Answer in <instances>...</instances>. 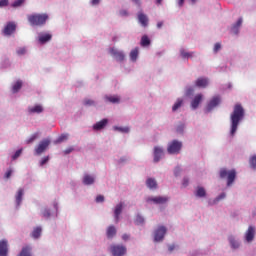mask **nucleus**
Here are the masks:
<instances>
[{
    "label": "nucleus",
    "mask_w": 256,
    "mask_h": 256,
    "mask_svg": "<svg viewBox=\"0 0 256 256\" xmlns=\"http://www.w3.org/2000/svg\"><path fill=\"white\" fill-rule=\"evenodd\" d=\"M245 118V109L241 104H236L234 106L233 112L230 115V122H231V128H230V135L231 137L235 136V133H237V128L239 127V123L243 121Z\"/></svg>",
    "instance_id": "obj_1"
},
{
    "label": "nucleus",
    "mask_w": 256,
    "mask_h": 256,
    "mask_svg": "<svg viewBox=\"0 0 256 256\" xmlns=\"http://www.w3.org/2000/svg\"><path fill=\"white\" fill-rule=\"evenodd\" d=\"M49 15L47 14H32L28 16V21L32 27H41L47 23Z\"/></svg>",
    "instance_id": "obj_2"
},
{
    "label": "nucleus",
    "mask_w": 256,
    "mask_h": 256,
    "mask_svg": "<svg viewBox=\"0 0 256 256\" xmlns=\"http://www.w3.org/2000/svg\"><path fill=\"white\" fill-rule=\"evenodd\" d=\"M221 179H227V186L233 185L235 177H237V172L235 170H227L225 168L220 170Z\"/></svg>",
    "instance_id": "obj_3"
},
{
    "label": "nucleus",
    "mask_w": 256,
    "mask_h": 256,
    "mask_svg": "<svg viewBox=\"0 0 256 256\" xmlns=\"http://www.w3.org/2000/svg\"><path fill=\"white\" fill-rule=\"evenodd\" d=\"M181 149H183V142L179 140H173L168 144L167 151L170 155H177L181 153Z\"/></svg>",
    "instance_id": "obj_4"
},
{
    "label": "nucleus",
    "mask_w": 256,
    "mask_h": 256,
    "mask_svg": "<svg viewBox=\"0 0 256 256\" xmlns=\"http://www.w3.org/2000/svg\"><path fill=\"white\" fill-rule=\"evenodd\" d=\"M167 234V227L158 226V228L154 231V241L159 243L165 239V235Z\"/></svg>",
    "instance_id": "obj_5"
},
{
    "label": "nucleus",
    "mask_w": 256,
    "mask_h": 256,
    "mask_svg": "<svg viewBox=\"0 0 256 256\" xmlns=\"http://www.w3.org/2000/svg\"><path fill=\"white\" fill-rule=\"evenodd\" d=\"M51 145V140L49 139H44L42 140L38 146L35 148V153L36 155H41V153H44L47 147Z\"/></svg>",
    "instance_id": "obj_6"
},
{
    "label": "nucleus",
    "mask_w": 256,
    "mask_h": 256,
    "mask_svg": "<svg viewBox=\"0 0 256 256\" xmlns=\"http://www.w3.org/2000/svg\"><path fill=\"white\" fill-rule=\"evenodd\" d=\"M111 253L114 256H123L127 253V248L123 245H114L111 246Z\"/></svg>",
    "instance_id": "obj_7"
},
{
    "label": "nucleus",
    "mask_w": 256,
    "mask_h": 256,
    "mask_svg": "<svg viewBox=\"0 0 256 256\" xmlns=\"http://www.w3.org/2000/svg\"><path fill=\"white\" fill-rule=\"evenodd\" d=\"M219 103H221V98L219 96L213 97L207 104L206 110L212 111L215 109V107H217V105H219Z\"/></svg>",
    "instance_id": "obj_8"
},
{
    "label": "nucleus",
    "mask_w": 256,
    "mask_h": 256,
    "mask_svg": "<svg viewBox=\"0 0 256 256\" xmlns=\"http://www.w3.org/2000/svg\"><path fill=\"white\" fill-rule=\"evenodd\" d=\"M9 253V244L6 239L0 241V256H7Z\"/></svg>",
    "instance_id": "obj_9"
},
{
    "label": "nucleus",
    "mask_w": 256,
    "mask_h": 256,
    "mask_svg": "<svg viewBox=\"0 0 256 256\" xmlns=\"http://www.w3.org/2000/svg\"><path fill=\"white\" fill-rule=\"evenodd\" d=\"M17 29V25H15L14 22H9L4 30H3V33L4 35H13V33H15V30Z\"/></svg>",
    "instance_id": "obj_10"
},
{
    "label": "nucleus",
    "mask_w": 256,
    "mask_h": 256,
    "mask_svg": "<svg viewBox=\"0 0 256 256\" xmlns=\"http://www.w3.org/2000/svg\"><path fill=\"white\" fill-rule=\"evenodd\" d=\"M245 239L248 243H251L255 239V227L249 226L248 230L245 233Z\"/></svg>",
    "instance_id": "obj_11"
},
{
    "label": "nucleus",
    "mask_w": 256,
    "mask_h": 256,
    "mask_svg": "<svg viewBox=\"0 0 256 256\" xmlns=\"http://www.w3.org/2000/svg\"><path fill=\"white\" fill-rule=\"evenodd\" d=\"M163 157V148L156 146L154 147V163H159Z\"/></svg>",
    "instance_id": "obj_12"
},
{
    "label": "nucleus",
    "mask_w": 256,
    "mask_h": 256,
    "mask_svg": "<svg viewBox=\"0 0 256 256\" xmlns=\"http://www.w3.org/2000/svg\"><path fill=\"white\" fill-rule=\"evenodd\" d=\"M51 39H53V35H51L50 33H40L38 36L39 43H41L42 45L51 41Z\"/></svg>",
    "instance_id": "obj_13"
},
{
    "label": "nucleus",
    "mask_w": 256,
    "mask_h": 256,
    "mask_svg": "<svg viewBox=\"0 0 256 256\" xmlns=\"http://www.w3.org/2000/svg\"><path fill=\"white\" fill-rule=\"evenodd\" d=\"M111 55L115 57L116 61H125V54L122 51L111 49Z\"/></svg>",
    "instance_id": "obj_14"
},
{
    "label": "nucleus",
    "mask_w": 256,
    "mask_h": 256,
    "mask_svg": "<svg viewBox=\"0 0 256 256\" xmlns=\"http://www.w3.org/2000/svg\"><path fill=\"white\" fill-rule=\"evenodd\" d=\"M138 21L142 27H147V25H149V18L143 12L138 13Z\"/></svg>",
    "instance_id": "obj_15"
},
{
    "label": "nucleus",
    "mask_w": 256,
    "mask_h": 256,
    "mask_svg": "<svg viewBox=\"0 0 256 256\" xmlns=\"http://www.w3.org/2000/svg\"><path fill=\"white\" fill-rule=\"evenodd\" d=\"M203 101V94H197L191 102L192 109H197L200 103Z\"/></svg>",
    "instance_id": "obj_16"
},
{
    "label": "nucleus",
    "mask_w": 256,
    "mask_h": 256,
    "mask_svg": "<svg viewBox=\"0 0 256 256\" xmlns=\"http://www.w3.org/2000/svg\"><path fill=\"white\" fill-rule=\"evenodd\" d=\"M149 201H153V203H156V205H163V203H167V201H169V198L156 196L154 198H150Z\"/></svg>",
    "instance_id": "obj_17"
},
{
    "label": "nucleus",
    "mask_w": 256,
    "mask_h": 256,
    "mask_svg": "<svg viewBox=\"0 0 256 256\" xmlns=\"http://www.w3.org/2000/svg\"><path fill=\"white\" fill-rule=\"evenodd\" d=\"M196 87H202L205 89L209 85V80L207 78H198L195 82Z\"/></svg>",
    "instance_id": "obj_18"
},
{
    "label": "nucleus",
    "mask_w": 256,
    "mask_h": 256,
    "mask_svg": "<svg viewBox=\"0 0 256 256\" xmlns=\"http://www.w3.org/2000/svg\"><path fill=\"white\" fill-rule=\"evenodd\" d=\"M243 25V18H239L237 22L232 26L231 31L234 33V35H237L239 33V27Z\"/></svg>",
    "instance_id": "obj_19"
},
{
    "label": "nucleus",
    "mask_w": 256,
    "mask_h": 256,
    "mask_svg": "<svg viewBox=\"0 0 256 256\" xmlns=\"http://www.w3.org/2000/svg\"><path fill=\"white\" fill-rule=\"evenodd\" d=\"M82 182L84 185H93V183H95V177H93L89 174H85Z\"/></svg>",
    "instance_id": "obj_20"
},
{
    "label": "nucleus",
    "mask_w": 256,
    "mask_h": 256,
    "mask_svg": "<svg viewBox=\"0 0 256 256\" xmlns=\"http://www.w3.org/2000/svg\"><path fill=\"white\" fill-rule=\"evenodd\" d=\"M107 123H108V120L103 119V120L97 122L96 124H94L93 129L95 131H101V129H103L107 125Z\"/></svg>",
    "instance_id": "obj_21"
},
{
    "label": "nucleus",
    "mask_w": 256,
    "mask_h": 256,
    "mask_svg": "<svg viewBox=\"0 0 256 256\" xmlns=\"http://www.w3.org/2000/svg\"><path fill=\"white\" fill-rule=\"evenodd\" d=\"M122 211H123V203H119L114 210L116 223H119V215H121Z\"/></svg>",
    "instance_id": "obj_22"
},
{
    "label": "nucleus",
    "mask_w": 256,
    "mask_h": 256,
    "mask_svg": "<svg viewBox=\"0 0 256 256\" xmlns=\"http://www.w3.org/2000/svg\"><path fill=\"white\" fill-rule=\"evenodd\" d=\"M108 239H113L114 235H117V229L115 226H109L106 231Z\"/></svg>",
    "instance_id": "obj_23"
},
{
    "label": "nucleus",
    "mask_w": 256,
    "mask_h": 256,
    "mask_svg": "<svg viewBox=\"0 0 256 256\" xmlns=\"http://www.w3.org/2000/svg\"><path fill=\"white\" fill-rule=\"evenodd\" d=\"M146 185L149 189H157V181H155L153 178H148Z\"/></svg>",
    "instance_id": "obj_24"
},
{
    "label": "nucleus",
    "mask_w": 256,
    "mask_h": 256,
    "mask_svg": "<svg viewBox=\"0 0 256 256\" xmlns=\"http://www.w3.org/2000/svg\"><path fill=\"white\" fill-rule=\"evenodd\" d=\"M139 57V48H134L130 52V59L131 61L135 62L137 61V58Z\"/></svg>",
    "instance_id": "obj_25"
},
{
    "label": "nucleus",
    "mask_w": 256,
    "mask_h": 256,
    "mask_svg": "<svg viewBox=\"0 0 256 256\" xmlns=\"http://www.w3.org/2000/svg\"><path fill=\"white\" fill-rule=\"evenodd\" d=\"M140 45L142 47H149V45H151V40L147 35L142 36Z\"/></svg>",
    "instance_id": "obj_26"
},
{
    "label": "nucleus",
    "mask_w": 256,
    "mask_h": 256,
    "mask_svg": "<svg viewBox=\"0 0 256 256\" xmlns=\"http://www.w3.org/2000/svg\"><path fill=\"white\" fill-rule=\"evenodd\" d=\"M29 113H43V106L36 105L34 107L28 108Z\"/></svg>",
    "instance_id": "obj_27"
},
{
    "label": "nucleus",
    "mask_w": 256,
    "mask_h": 256,
    "mask_svg": "<svg viewBox=\"0 0 256 256\" xmlns=\"http://www.w3.org/2000/svg\"><path fill=\"white\" fill-rule=\"evenodd\" d=\"M23 188H20L16 194V203L17 205H21V201H23Z\"/></svg>",
    "instance_id": "obj_28"
},
{
    "label": "nucleus",
    "mask_w": 256,
    "mask_h": 256,
    "mask_svg": "<svg viewBox=\"0 0 256 256\" xmlns=\"http://www.w3.org/2000/svg\"><path fill=\"white\" fill-rule=\"evenodd\" d=\"M19 256H31V247L26 246V247L22 248Z\"/></svg>",
    "instance_id": "obj_29"
},
{
    "label": "nucleus",
    "mask_w": 256,
    "mask_h": 256,
    "mask_svg": "<svg viewBox=\"0 0 256 256\" xmlns=\"http://www.w3.org/2000/svg\"><path fill=\"white\" fill-rule=\"evenodd\" d=\"M207 195V192L205 191V188L198 187L196 190V197H205Z\"/></svg>",
    "instance_id": "obj_30"
},
{
    "label": "nucleus",
    "mask_w": 256,
    "mask_h": 256,
    "mask_svg": "<svg viewBox=\"0 0 256 256\" xmlns=\"http://www.w3.org/2000/svg\"><path fill=\"white\" fill-rule=\"evenodd\" d=\"M23 87V82L21 81H17L13 87H12V91L13 93H18V91Z\"/></svg>",
    "instance_id": "obj_31"
},
{
    "label": "nucleus",
    "mask_w": 256,
    "mask_h": 256,
    "mask_svg": "<svg viewBox=\"0 0 256 256\" xmlns=\"http://www.w3.org/2000/svg\"><path fill=\"white\" fill-rule=\"evenodd\" d=\"M41 231H42L41 227H36V228L33 230V232H32V237H33L34 239H39V237H41Z\"/></svg>",
    "instance_id": "obj_32"
},
{
    "label": "nucleus",
    "mask_w": 256,
    "mask_h": 256,
    "mask_svg": "<svg viewBox=\"0 0 256 256\" xmlns=\"http://www.w3.org/2000/svg\"><path fill=\"white\" fill-rule=\"evenodd\" d=\"M230 241V245L233 249H239V242H237V240H235V238H233V236H231L229 238Z\"/></svg>",
    "instance_id": "obj_33"
},
{
    "label": "nucleus",
    "mask_w": 256,
    "mask_h": 256,
    "mask_svg": "<svg viewBox=\"0 0 256 256\" xmlns=\"http://www.w3.org/2000/svg\"><path fill=\"white\" fill-rule=\"evenodd\" d=\"M180 55L183 59H189L193 57V53L186 52L184 49L180 50Z\"/></svg>",
    "instance_id": "obj_34"
},
{
    "label": "nucleus",
    "mask_w": 256,
    "mask_h": 256,
    "mask_svg": "<svg viewBox=\"0 0 256 256\" xmlns=\"http://www.w3.org/2000/svg\"><path fill=\"white\" fill-rule=\"evenodd\" d=\"M106 100H108L109 103H119L121 101L118 96H107Z\"/></svg>",
    "instance_id": "obj_35"
},
{
    "label": "nucleus",
    "mask_w": 256,
    "mask_h": 256,
    "mask_svg": "<svg viewBox=\"0 0 256 256\" xmlns=\"http://www.w3.org/2000/svg\"><path fill=\"white\" fill-rule=\"evenodd\" d=\"M183 105V99H178L172 107V111H177Z\"/></svg>",
    "instance_id": "obj_36"
},
{
    "label": "nucleus",
    "mask_w": 256,
    "mask_h": 256,
    "mask_svg": "<svg viewBox=\"0 0 256 256\" xmlns=\"http://www.w3.org/2000/svg\"><path fill=\"white\" fill-rule=\"evenodd\" d=\"M135 223L136 225H142V223H145V219L141 215H137Z\"/></svg>",
    "instance_id": "obj_37"
},
{
    "label": "nucleus",
    "mask_w": 256,
    "mask_h": 256,
    "mask_svg": "<svg viewBox=\"0 0 256 256\" xmlns=\"http://www.w3.org/2000/svg\"><path fill=\"white\" fill-rule=\"evenodd\" d=\"M67 139H69V135L63 134L58 138L57 143H63V141H67Z\"/></svg>",
    "instance_id": "obj_38"
},
{
    "label": "nucleus",
    "mask_w": 256,
    "mask_h": 256,
    "mask_svg": "<svg viewBox=\"0 0 256 256\" xmlns=\"http://www.w3.org/2000/svg\"><path fill=\"white\" fill-rule=\"evenodd\" d=\"M42 215L43 217H45L46 219H49L51 217V211H49V209H44L42 211Z\"/></svg>",
    "instance_id": "obj_39"
},
{
    "label": "nucleus",
    "mask_w": 256,
    "mask_h": 256,
    "mask_svg": "<svg viewBox=\"0 0 256 256\" xmlns=\"http://www.w3.org/2000/svg\"><path fill=\"white\" fill-rule=\"evenodd\" d=\"M25 3V0H16L13 4L12 7H21Z\"/></svg>",
    "instance_id": "obj_40"
},
{
    "label": "nucleus",
    "mask_w": 256,
    "mask_h": 256,
    "mask_svg": "<svg viewBox=\"0 0 256 256\" xmlns=\"http://www.w3.org/2000/svg\"><path fill=\"white\" fill-rule=\"evenodd\" d=\"M21 153H23L22 149L17 150L15 154L12 156L13 161H15V159H17L18 157H21Z\"/></svg>",
    "instance_id": "obj_41"
},
{
    "label": "nucleus",
    "mask_w": 256,
    "mask_h": 256,
    "mask_svg": "<svg viewBox=\"0 0 256 256\" xmlns=\"http://www.w3.org/2000/svg\"><path fill=\"white\" fill-rule=\"evenodd\" d=\"M250 165H251V168H252V169H256V156H253V157L250 159Z\"/></svg>",
    "instance_id": "obj_42"
},
{
    "label": "nucleus",
    "mask_w": 256,
    "mask_h": 256,
    "mask_svg": "<svg viewBox=\"0 0 256 256\" xmlns=\"http://www.w3.org/2000/svg\"><path fill=\"white\" fill-rule=\"evenodd\" d=\"M117 131H121V133H129V127H116Z\"/></svg>",
    "instance_id": "obj_43"
},
{
    "label": "nucleus",
    "mask_w": 256,
    "mask_h": 256,
    "mask_svg": "<svg viewBox=\"0 0 256 256\" xmlns=\"http://www.w3.org/2000/svg\"><path fill=\"white\" fill-rule=\"evenodd\" d=\"M214 53H218L219 51H221V43H216L214 45V49H213Z\"/></svg>",
    "instance_id": "obj_44"
},
{
    "label": "nucleus",
    "mask_w": 256,
    "mask_h": 256,
    "mask_svg": "<svg viewBox=\"0 0 256 256\" xmlns=\"http://www.w3.org/2000/svg\"><path fill=\"white\" fill-rule=\"evenodd\" d=\"M38 134H34L32 135L27 141L26 143L29 145V143H33V141H35V139H37Z\"/></svg>",
    "instance_id": "obj_45"
},
{
    "label": "nucleus",
    "mask_w": 256,
    "mask_h": 256,
    "mask_svg": "<svg viewBox=\"0 0 256 256\" xmlns=\"http://www.w3.org/2000/svg\"><path fill=\"white\" fill-rule=\"evenodd\" d=\"M105 201V197L103 195H98L96 197V203H103Z\"/></svg>",
    "instance_id": "obj_46"
},
{
    "label": "nucleus",
    "mask_w": 256,
    "mask_h": 256,
    "mask_svg": "<svg viewBox=\"0 0 256 256\" xmlns=\"http://www.w3.org/2000/svg\"><path fill=\"white\" fill-rule=\"evenodd\" d=\"M84 105H88V106L95 105V101L91 99H86L84 100Z\"/></svg>",
    "instance_id": "obj_47"
},
{
    "label": "nucleus",
    "mask_w": 256,
    "mask_h": 256,
    "mask_svg": "<svg viewBox=\"0 0 256 256\" xmlns=\"http://www.w3.org/2000/svg\"><path fill=\"white\" fill-rule=\"evenodd\" d=\"M9 5V0H0V7H7Z\"/></svg>",
    "instance_id": "obj_48"
},
{
    "label": "nucleus",
    "mask_w": 256,
    "mask_h": 256,
    "mask_svg": "<svg viewBox=\"0 0 256 256\" xmlns=\"http://www.w3.org/2000/svg\"><path fill=\"white\" fill-rule=\"evenodd\" d=\"M225 197H227V194H225V192L221 193L217 198L216 201H221L223 199H225Z\"/></svg>",
    "instance_id": "obj_49"
},
{
    "label": "nucleus",
    "mask_w": 256,
    "mask_h": 256,
    "mask_svg": "<svg viewBox=\"0 0 256 256\" xmlns=\"http://www.w3.org/2000/svg\"><path fill=\"white\" fill-rule=\"evenodd\" d=\"M48 161H49V156L44 157L40 162L41 167H43V165H45V163H47Z\"/></svg>",
    "instance_id": "obj_50"
},
{
    "label": "nucleus",
    "mask_w": 256,
    "mask_h": 256,
    "mask_svg": "<svg viewBox=\"0 0 256 256\" xmlns=\"http://www.w3.org/2000/svg\"><path fill=\"white\" fill-rule=\"evenodd\" d=\"M26 51H27V50H25V48H19V49L17 50V54H18V55H25Z\"/></svg>",
    "instance_id": "obj_51"
},
{
    "label": "nucleus",
    "mask_w": 256,
    "mask_h": 256,
    "mask_svg": "<svg viewBox=\"0 0 256 256\" xmlns=\"http://www.w3.org/2000/svg\"><path fill=\"white\" fill-rule=\"evenodd\" d=\"M179 173H181V168L180 167H176L174 170V174L176 177H178Z\"/></svg>",
    "instance_id": "obj_52"
},
{
    "label": "nucleus",
    "mask_w": 256,
    "mask_h": 256,
    "mask_svg": "<svg viewBox=\"0 0 256 256\" xmlns=\"http://www.w3.org/2000/svg\"><path fill=\"white\" fill-rule=\"evenodd\" d=\"M120 15H121L122 17H127V15H129V12H127V10H121V11H120Z\"/></svg>",
    "instance_id": "obj_53"
},
{
    "label": "nucleus",
    "mask_w": 256,
    "mask_h": 256,
    "mask_svg": "<svg viewBox=\"0 0 256 256\" xmlns=\"http://www.w3.org/2000/svg\"><path fill=\"white\" fill-rule=\"evenodd\" d=\"M72 151H73V147L67 148L66 150H64V154L69 155V153H72Z\"/></svg>",
    "instance_id": "obj_54"
},
{
    "label": "nucleus",
    "mask_w": 256,
    "mask_h": 256,
    "mask_svg": "<svg viewBox=\"0 0 256 256\" xmlns=\"http://www.w3.org/2000/svg\"><path fill=\"white\" fill-rule=\"evenodd\" d=\"M182 185H183V187H187V185H189V179L184 178Z\"/></svg>",
    "instance_id": "obj_55"
},
{
    "label": "nucleus",
    "mask_w": 256,
    "mask_h": 256,
    "mask_svg": "<svg viewBox=\"0 0 256 256\" xmlns=\"http://www.w3.org/2000/svg\"><path fill=\"white\" fill-rule=\"evenodd\" d=\"M13 173V171L12 170H8L7 172H6V174H5V178L6 179H9V177H11V174Z\"/></svg>",
    "instance_id": "obj_56"
},
{
    "label": "nucleus",
    "mask_w": 256,
    "mask_h": 256,
    "mask_svg": "<svg viewBox=\"0 0 256 256\" xmlns=\"http://www.w3.org/2000/svg\"><path fill=\"white\" fill-rule=\"evenodd\" d=\"M168 250L171 252L175 251V244H172L168 247Z\"/></svg>",
    "instance_id": "obj_57"
},
{
    "label": "nucleus",
    "mask_w": 256,
    "mask_h": 256,
    "mask_svg": "<svg viewBox=\"0 0 256 256\" xmlns=\"http://www.w3.org/2000/svg\"><path fill=\"white\" fill-rule=\"evenodd\" d=\"M135 5H138V7H141V0H132Z\"/></svg>",
    "instance_id": "obj_58"
},
{
    "label": "nucleus",
    "mask_w": 256,
    "mask_h": 256,
    "mask_svg": "<svg viewBox=\"0 0 256 256\" xmlns=\"http://www.w3.org/2000/svg\"><path fill=\"white\" fill-rule=\"evenodd\" d=\"M122 239H123V241L129 240V235L123 234Z\"/></svg>",
    "instance_id": "obj_59"
},
{
    "label": "nucleus",
    "mask_w": 256,
    "mask_h": 256,
    "mask_svg": "<svg viewBox=\"0 0 256 256\" xmlns=\"http://www.w3.org/2000/svg\"><path fill=\"white\" fill-rule=\"evenodd\" d=\"M185 0H178V6L181 7L182 5H184Z\"/></svg>",
    "instance_id": "obj_60"
},
{
    "label": "nucleus",
    "mask_w": 256,
    "mask_h": 256,
    "mask_svg": "<svg viewBox=\"0 0 256 256\" xmlns=\"http://www.w3.org/2000/svg\"><path fill=\"white\" fill-rule=\"evenodd\" d=\"M100 0H92V5H99Z\"/></svg>",
    "instance_id": "obj_61"
},
{
    "label": "nucleus",
    "mask_w": 256,
    "mask_h": 256,
    "mask_svg": "<svg viewBox=\"0 0 256 256\" xmlns=\"http://www.w3.org/2000/svg\"><path fill=\"white\" fill-rule=\"evenodd\" d=\"M162 27H163V22H158V23H157V28H158V29H161Z\"/></svg>",
    "instance_id": "obj_62"
},
{
    "label": "nucleus",
    "mask_w": 256,
    "mask_h": 256,
    "mask_svg": "<svg viewBox=\"0 0 256 256\" xmlns=\"http://www.w3.org/2000/svg\"><path fill=\"white\" fill-rule=\"evenodd\" d=\"M183 129H185V126L182 124L180 125V133H183Z\"/></svg>",
    "instance_id": "obj_63"
},
{
    "label": "nucleus",
    "mask_w": 256,
    "mask_h": 256,
    "mask_svg": "<svg viewBox=\"0 0 256 256\" xmlns=\"http://www.w3.org/2000/svg\"><path fill=\"white\" fill-rule=\"evenodd\" d=\"M157 5H161L163 3V0H156Z\"/></svg>",
    "instance_id": "obj_64"
}]
</instances>
